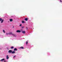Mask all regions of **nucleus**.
Returning a JSON list of instances; mask_svg holds the SVG:
<instances>
[{"label":"nucleus","mask_w":62,"mask_h":62,"mask_svg":"<svg viewBox=\"0 0 62 62\" xmlns=\"http://www.w3.org/2000/svg\"><path fill=\"white\" fill-rule=\"evenodd\" d=\"M27 20H28V18H26L25 19V20L26 21H27Z\"/></svg>","instance_id":"obj_9"},{"label":"nucleus","mask_w":62,"mask_h":62,"mask_svg":"<svg viewBox=\"0 0 62 62\" xmlns=\"http://www.w3.org/2000/svg\"><path fill=\"white\" fill-rule=\"evenodd\" d=\"M8 53H12V50H9L8 51Z\"/></svg>","instance_id":"obj_1"},{"label":"nucleus","mask_w":62,"mask_h":62,"mask_svg":"<svg viewBox=\"0 0 62 62\" xmlns=\"http://www.w3.org/2000/svg\"><path fill=\"white\" fill-rule=\"evenodd\" d=\"M13 21V19H10V22H12Z\"/></svg>","instance_id":"obj_10"},{"label":"nucleus","mask_w":62,"mask_h":62,"mask_svg":"<svg viewBox=\"0 0 62 62\" xmlns=\"http://www.w3.org/2000/svg\"><path fill=\"white\" fill-rule=\"evenodd\" d=\"M6 34H7V35H8V33H6Z\"/></svg>","instance_id":"obj_25"},{"label":"nucleus","mask_w":62,"mask_h":62,"mask_svg":"<svg viewBox=\"0 0 62 62\" xmlns=\"http://www.w3.org/2000/svg\"><path fill=\"white\" fill-rule=\"evenodd\" d=\"M4 60H5V59H3L0 60V61H1V62H2L3 61H4Z\"/></svg>","instance_id":"obj_6"},{"label":"nucleus","mask_w":62,"mask_h":62,"mask_svg":"<svg viewBox=\"0 0 62 62\" xmlns=\"http://www.w3.org/2000/svg\"><path fill=\"white\" fill-rule=\"evenodd\" d=\"M3 22H4V20L2 19V20L1 21V23H3Z\"/></svg>","instance_id":"obj_11"},{"label":"nucleus","mask_w":62,"mask_h":62,"mask_svg":"<svg viewBox=\"0 0 62 62\" xmlns=\"http://www.w3.org/2000/svg\"><path fill=\"white\" fill-rule=\"evenodd\" d=\"M20 49H24V48H23V46H21L20 47Z\"/></svg>","instance_id":"obj_13"},{"label":"nucleus","mask_w":62,"mask_h":62,"mask_svg":"<svg viewBox=\"0 0 62 62\" xmlns=\"http://www.w3.org/2000/svg\"><path fill=\"white\" fill-rule=\"evenodd\" d=\"M15 51H12L11 54H15Z\"/></svg>","instance_id":"obj_8"},{"label":"nucleus","mask_w":62,"mask_h":62,"mask_svg":"<svg viewBox=\"0 0 62 62\" xmlns=\"http://www.w3.org/2000/svg\"><path fill=\"white\" fill-rule=\"evenodd\" d=\"M22 28H24V26L22 27Z\"/></svg>","instance_id":"obj_22"},{"label":"nucleus","mask_w":62,"mask_h":62,"mask_svg":"<svg viewBox=\"0 0 62 62\" xmlns=\"http://www.w3.org/2000/svg\"><path fill=\"white\" fill-rule=\"evenodd\" d=\"M4 62H6V60H4Z\"/></svg>","instance_id":"obj_23"},{"label":"nucleus","mask_w":62,"mask_h":62,"mask_svg":"<svg viewBox=\"0 0 62 62\" xmlns=\"http://www.w3.org/2000/svg\"><path fill=\"white\" fill-rule=\"evenodd\" d=\"M22 32L23 34H25V31H22Z\"/></svg>","instance_id":"obj_5"},{"label":"nucleus","mask_w":62,"mask_h":62,"mask_svg":"<svg viewBox=\"0 0 62 62\" xmlns=\"http://www.w3.org/2000/svg\"><path fill=\"white\" fill-rule=\"evenodd\" d=\"M3 33H5V30H3Z\"/></svg>","instance_id":"obj_16"},{"label":"nucleus","mask_w":62,"mask_h":62,"mask_svg":"<svg viewBox=\"0 0 62 62\" xmlns=\"http://www.w3.org/2000/svg\"><path fill=\"white\" fill-rule=\"evenodd\" d=\"M12 32H11V33H8V35H12Z\"/></svg>","instance_id":"obj_3"},{"label":"nucleus","mask_w":62,"mask_h":62,"mask_svg":"<svg viewBox=\"0 0 62 62\" xmlns=\"http://www.w3.org/2000/svg\"><path fill=\"white\" fill-rule=\"evenodd\" d=\"M13 48H14V47L13 46H11V49H13Z\"/></svg>","instance_id":"obj_15"},{"label":"nucleus","mask_w":62,"mask_h":62,"mask_svg":"<svg viewBox=\"0 0 62 62\" xmlns=\"http://www.w3.org/2000/svg\"><path fill=\"white\" fill-rule=\"evenodd\" d=\"M12 36H13V37H16V35H15V34H13V33H12Z\"/></svg>","instance_id":"obj_4"},{"label":"nucleus","mask_w":62,"mask_h":62,"mask_svg":"<svg viewBox=\"0 0 62 62\" xmlns=\"http://www.w3.org/2000/svg\"><path fill=\"white\" fill-rule=\"evenodd\" d=\"M26 44H28V42L26 41Z\"/></svg>","instance_id":"obj_19"},{"label":"nucleus","mask_w":62,"mask_h":62,"mask_svg":"<svg viewBox=\"0 0 62 62\" xmlns=\"http://www.w3.org/2000/svg\"><path fill=\"white\" fill-rule=\"evenodd\" d=\"M2 21V19L1 18H0V21Z\"/></svg>","instance_id":"obj_17"},{"label":"nucleus","mask_w":62,"mask_h":62,"mask_svg":"<svg viewBox=\"0 0 62 62\" xmlns=\"http://www.w3.org/2000/svg\"><path fill=\"white\" fill-rule=\"evenodd\" d=\"M22 25L21 24L20 25H19V26H22Z\"/></svg>","instance_id":"obj_21"},{"label":"nucleus","mask_w":62,"mask_h":62,"mask_svg":"<svg viewBox=\"0 0 62 62\" xmlns=\"http://www.w3.org/2000/svg\"><path fill=\"white\" fill-rule=\"evenodd\" d=\"M15 57H16V55H15V56H14V57H13L14 58H15Z\"/></svg>","instance_id":"obj_20"},{"label":"nucleus","mask_w":62,"mask_h":62,"mask_svg":"<svg viewBox=\"0 0 62 62\" xmlns=\"http://www.w3.org/2000/svg\"><path fill=\"white\" fill-rule=\"evenodd\" d=\"M14 51H17V49L16 48H15L14 49Z\"/></svg>","instance_id":"obj_14"},{"label":"nucleus","mask_w":62,"mask_h":62,"mask_svg":"<svg viewBox=\"0 0 62 62\" xmlns=\"http://www.w3.org/2000/svg\"><path fill=\"white\" fill-rule=\"evenodd\" d=\"M26 28L27 30H28V27H26Z\"/></svg>","instance_id":"obj_18"},{"label":"nucleus","mask_w":62,"mask_h":62,"mask_svg":"<svg viewBox=\"0 0 62 62\" xmlns=\"http://www.w3.org/2000/svg\"><path fill=\"white\" fill-rule=\"evenodd\" d=\"M9 58V57H8V55H7L6 56V59H8Z\"/></svg>","instance_id":"obj_7"},{"label":"nucleus","mask_w":62,"mask_h":62,"mask_svg":"<svg viewBox=\"0 0 62 62\" xmlns=\"http://www.w3.org/2000/svg\"><path fill=\"white\" fill-rule=\"evenodd\" d=\"M22 22L23 23H25V22H24V21H23Z\"/></svg>","instance_id":"obj_12"},{"label":"nucleus","mask_w":62,"mask_h":62,"mask_svg":"<svg viewBox=\"0 0 62 62\" xmlns=\"http://www.w3.org/2000/svg\"><path fill=\"white\" fill-rule=\"evenodd\" d=\"M60 2H62V1L61 0H60Z\"/></svg>","instance_id":"obj_24"},{"label":"nucleus","mask_w":62,"mask_h":62,"mask_svg":"<svg viewBox=\"0 0 62 62\" xmlns=\"http://www.w3.org/2000/svg\"><path fill=\"white\" fill-rule=\"evenodd\" d=\"M21 31L19 30H18L16 31V32L17 33H20Z\"/></svg>","instance_id":"obj_2"}]
</instances>
